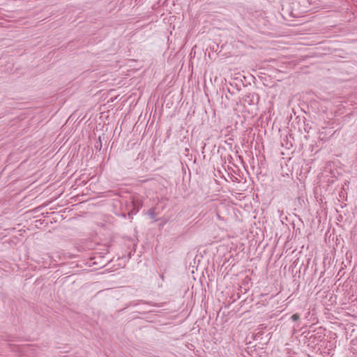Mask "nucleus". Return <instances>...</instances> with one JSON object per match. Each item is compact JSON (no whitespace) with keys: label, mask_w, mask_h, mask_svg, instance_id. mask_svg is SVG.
<instances>
[{"label":"nucleus","mask_w":357,"mask_h":357,"mask_svg":"<svg viewBox=\"0 0 357 357\" xmlns=\"http://www.w3.org/2000/svg\"><path fill=\"white\" fill-rule=\"evenodd\" d=\"M299 318H300V316H299V314H297V313L294 314L291 316V320H292V321H294L298 320V319H299Z\"/></svg>","instance_id":"obj_1"},{"label":"nucleus","mask_w":357,"mask_h":357,"mask_svg":"<svg viewBox=\"0 0 357 357\" xmlns=\"http://www.w3.org/2000/svg\"><path fill=\"white\" fill-rule=\"evenodd\" d=\"M148 214L150 215L151 218H153L155 217V212L153 209H149L148 211Z\"/></svg>","instance_id":"obj_2"}]
</instances>
